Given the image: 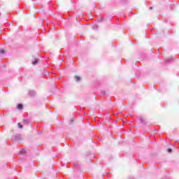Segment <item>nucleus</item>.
I'll list each match as a JSON object with an SVG mask.
<instances>
[{
    "label": "nucleus",
    "instance_id": "nucleus-5",
    "mask_svg": "<svg viewBox=\"0 0 179 179\" xmlns=\"http://www.w3.org/2000/svg\"><path fill=\"white\" fill-rule=\"evenodd\" d=\"M0 54H5V50H0Z\"/></svg>",
    "mask_w": 179,
    "mask_h": 179
},
{
    "label": "nucleus",
    "instance_id": "nucleus-1",
    "mask_svg": "<svg viewBox=\"0 0 179 179\" xmlns=\"http://www.w3.org/2000/svg\"><path fill=\"white\" fill-rule=\"evenodd\" d=\"M17 108L18 110H22L23 109V105L22 104H18L17 106Z\"/></svg>",
    "mask_w": 179,
    "mask_h": 179
},
{
    "label": "nucleus",
    "instance_id": "nucleus-8",
    "mask_svg": "<svg viewBox=\"0 0 179 179\" xmlns=\"http://www.w3.org/2000/svg\"><path fill=\"white\" fill-rule=\"evenodd\" d=\"M39 23H40V24H43V20H40Z\"/></svg>",
    "mask_w": 179,
    "mask_h": 179
},
{
    "label": "nucleus",
    "instance_id": "nucleus-4",
    "mask_svg": "<svg viewBox=\"0 0 179 179\" xmlns=\"http://www.w3.org/2000/svg\"><path fill=\"white\" fill-rule=\"evenodd\" d=\"M38 62V59H36L34 62H32L33 65H36Z\"/></svg>",
    "mask_w": 179,
    "mask_h": 179
},
{
    "label": "nucleus",
    "instance_id": "nucleus-7",
    "mask_svg": "<svg viewBox=\"0 0 179 179\" xmlns=\"http://www.w3.org/2000/svg\"><path fill=\"white\" fill-rule=\"evenodd\" d=\"M18 127H19V128H20V129L23 128V126H22L20 123H18Z\"/></svg>",
    "mask_w": 179,
    "mask_h": 179
},
{
    "label": "nucleus",
    "instance_id": "nucleus-6",
    "mask_svg": "<svg viewBox=\"0 0 179 179\" xmlns=\"http://www.w3.org/2000/svg\"><path fill=\"white\" fill-rule=\"evenodd\" d=\"M172 151H173V150L171 148H168V152L169 153H171Z\"/></svg>",
    "mask_w": 179,
    "mask_h": 179
},
{
    "label": "nucleus",
    "instance_id": "nucleus-3",
    "mask_svg": "<svg viewBox=\"0 0 179 179\" xmlns=\"http://www.w3.org/2000/svg\"><path fill=\"white\" fill-rule=\"evenodd\" d=\"M75 79H76V82H79V80H80V77L76 76Z\"/></svg>",
    "mask_w": 179,
    "mask_h": 179
},
{
    "label": "nucleus",
    "instance_id": "nucleus-2",
    "mask_svg": "<svg viewBox=\"0 0 179 179\" xmlns=\"http://www.w3.org/2000/svg\"><path fill=\"white\" fill-rule=\"evenodd\" d=\"M34 94H36V93H34V92H29V95L31 97H33V96H34Z\"/></svg>",
    "mask_w": 179,
    "mask_h": 179
}]
</instances>
